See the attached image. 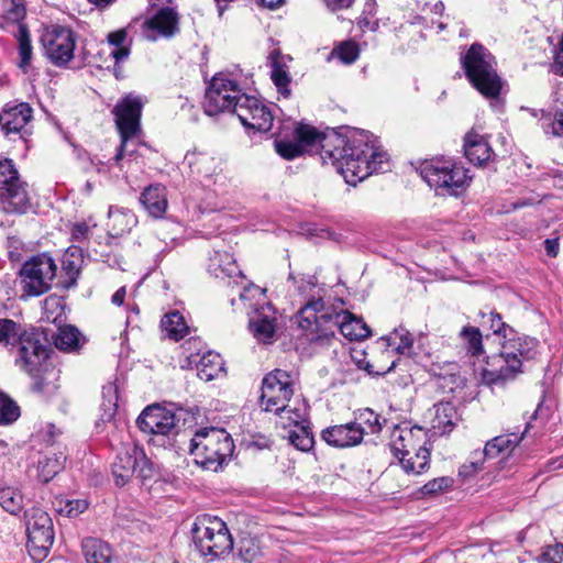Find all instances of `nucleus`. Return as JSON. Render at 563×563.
Returning <instances> with one entry per match:
<instances>
[{"instance_id": "1", "label": "nucleus", "mask_w": 563, "mask_h": 563, "mask_svg": "<svg viewBox=\"0 0 563 563\" xmlns=\"http://www.w3.org/2000/svg\"><path fill=\"white\" fill-rule=\"evenodd\" d=\"M276 152L285 159H294L305 153H318L323 164H331L350 185L385 170L387 154L365 133L351 140L331 131L321 133L308 124H298L292 140L277 139Z\"/></svg>"}, {"instance_id": "2", "label": "nucleus", "mask_w": 563, "mask_h": 563, "mask_svg": "<svg viewBox=\"0 0 563 563\" xmlns=\"http://www.w3.org/2000/svg\"><path fill=\"white\" fill-rule=\"evenodd\" d=\"M298 289L302 294L312 295L297 314L298 327L311 341L334 335L335 329L351 341L369 335V329L362 319L347 311L335 312L324 305L320 295L322 289L317 287L314 277L301 279Z\"/></svg>"}, {"instance_id": "3", "label": "nucleus", "mask_w": 563, "mask_h": 563, "mask_svg": "<svg viewBox=\"0 0 563 563\" xmlns=\"http://www.w3.org/2000/svg\"><path fill=\"white\" fill-rule=\"evenodd\" d=\"M234 451L231 435L219 428L199 429L190 441L189 453L197 465L206 471L218 472Z\"/></svg>"}, {"instance_id": "4", "label": "nucleus", "mask_w": 563, "mask_h": 563, "mask_svg": "<svg viewBox=\"0 0 563 563\" xmlns=\"http://www.w3.org/2000/svg\"><path fill=\"white\" fill-rule=\"evenodd\" d=\"M390 450L408 474H420L429 464L427 432L420 427L396 426L390 434Z\"/></svg>"}, {"instance_id": "5", "label": "nucleus", "mask_w": 563, "mask_h": 563, "mask_svg": "<svg viewBox=\"0 0 563 563\" xmlns=\"http://www.w3.org/2000/svg\"><path fill=\"white\" fill-rule=\"evenodd\" d=\"M465 75L485 98L497 99L503 81L496 70L495 57L481 44H473L462 57Z\"/></svg>"}, {"instance_id": "6", "label": "nucleus", "mask_w": 563, "mask_h": 563, "mask_svg": "<svg viewBox=\"0 0 563 563\" xmlns=\"http://www.w3.org/2000/svg\"><path fill=\"white\" fill-rule=\"evenodd\" d=\"M420 175L435 190L450 196H459L471 184L468 169L451 158H435L421 164Z\"/></svg>"}, {"instance_id": "7", "label": "nucleus", "mask_w": 563, "mask_h": 563, "mask_svg": "<svg viewBox=\"0 0 563 563\" xmlns=\"http://www.w3.org/2000/svg\"><path fill=\"white\" fill-rule=\"evenodd\" d=\"M191 532L199 553L210 556V560L224 558L233 549V540L227 523L218 517L208 515L197 517Z\"/></svg>"}, {"instance_id": "8", "label": "nucleus", "mask_w": 563, "mask_h": 563, "mask_svg": "<svg viewBox=\"0 0 563 563\" xmlns=\"http://www.w3.org/2000/svg\"><path fill=\"white\" fill-rule=\"evenodd\" d=\"M26 533L30 556L34 561H43L54 542L53 521L49 515L40 508L30 509L26 515Z\"/></svg>"}, {"instance_id": "9", "label": "nucleus", "mask_w": 563, "mask_h": 563, "mask_svg": "<svg viewBox=\"0 0 563 563\" xmlns=\"http://www.w3.org/2000/svg\"><path fill=\"white\" fill-rule=\"evenodd\" d=\"M56 275V264L47 254H40L25 262L20 271L24 296H40L51 289Z\"/></svg>"}, {"instance_id": "10", "label": "nucleus", "mask_w": 563, "mask_h": 563, "mask_svg": "<svg viewBox=\"0 0 563 563\" xmlns=\"http://www.w3.org/2000/svg\"><path fill=\"white\" fill-rule=\"evenodd\" d=\"M0 206L5 212L25 213L30 198L11 161L0 162Z\"/></svg>"}, {"instance_id": "11", "label": "nucleus", "mask_w": 563, "mask_h": 563, "mask_svg": "<svg viewBox=\"0 0 563 563\" xmlns=\"http://www.w3.org/2000/svg\"><path fill=\"white\" fill-rule=\"evenodd\" d=\"M40 42L44 55L55 66H65L74 58L76 34L68 26L57 24L45 26Z\"/></svg>"}, {"instance_id": "12", "label": "nucleus", "mask_w": 563, "mask_h": 563, "mask_svg": "<svg viewBox=\"0 0 563 563\" xmlns=\"http://www.w3.org/2000/svg\"><path fill=\"white\" fill-rule=\"evenodd\" d=\"M245 96L236 81L225 74H217L206 91L205 112L208 115H216L224 111L235 113V103Z\"/></svg>"}, {"instance_id": "13", "label": "nucleus", "mask_w": 563, "mask_h": 563, "mask_svg": "<svg viewBox=\"0 0 563 563\" xmlns=\"http://www.w3.org/2000/svg\"><path fill=\"white\" fill-rule=\"evenodd\" d=\"M112 473L115 484L124 486L134 476L143 481L151 478L154 475V466L142 448L130 444L117 455Z\"/></svg>"}, {"instance_id": "14", "label": "nucleus", "mask_w": 563, "mask_h": 563, "mask_svg": "<svg viewBox=\"0 0 563 563\" xmlns=\"http://www.w3.org/2000/svg\"><path fill=\"white\" fill-rule=\"evenodd\" d=\"M143 101L140 97L128 95L121 99L114 107L113 113L115 123L121 135V146L115 155L117 162L121 161L128 153V142L137 136L141 131L140 118L142 113Z\"/></svg>"}, {"instance_id": "15", "label": "nucleus", "mask_w": 563, "mask_h": 563, "mask_svg": "<svg viewBox=\"0 0 563 563\" xmlns=\"http://www.w3.org/2000/svg\"><path fill=\"white\" fill-rule=\"evenodd\" d=\"M295 379L285 371L275 369L262 382L261 406L265 411L278 412L294 395Z\"/></svg>"}, {"instance_id": "16", "label": "nucleus", "mask_w": 563, "mask_h": 563, "mask_svg": "<svg viewBox=\"0 0 563 563\" xmlns=\"http://www.w3.org/2000/svg\"><path fill=\"white\" fill-rule=\"evenodd\" d=\"M516 349L514 344H503L498 354L489 356L484 366L475 369L479 371L483 383L487 385L501 384L514 379L522 372L520 362L514 354Z\"/></svg>"}, {"instance_id": "17", "label": "nucleus", "mask_w": 563, "mask_h": 563, "mask_svg": "<svg viewBox=\"0 0 563 563\" xmlns=\"http://www.w3.org/2000/svg\"><path fill=\"white\" fill-rule=\"evenodd\" d=\"M16 346L15 365L29 375L35 376L48 357V350L43 344L41 334L35 329L29 328Z\"/></svg>"}, {"instance_id": "18", "label": "nucleus", "mask_w": 563, "mask_h": 563, "mask_svg": "<svg viewBox=\"0 0 563 563\" xmlns=\"http://www.w3.org/2000/svg\"><path fill=\"white\" fill-rule=\"evenodd\" d=\"M235 114L246 129L267 132L273 126L271 109L255 97L245 96L235 103Z\"/></svg>"}, {"instance_id": "19", "label": "nucleus", "mask_w": 563, "mask_h": 563, "mask_svg": "<svg viewBox=\"0 0 563 563\" xmlns=\"http://www.w3.org/2000/svg\"><path fill=\"white\" fill-rule=\"evenodd\" d=\"M179 32L178 14L170 8L158 10L142 23V35L147 41L172 37Z\"/></svg>"}, {"instance_id": "20", "label": "nucleus", "mask_w": 563, "mask_h": 563, "mask_svg": "<svg viewBox=\"0 0 563 563\" xmlns=\"http://www.w3.org/2000/svg\"><path fill=\"white\" fill-rule=\"evenodd\" d=\"M141 431L148 434H167L176 424L175 415L158 405L147 407L136 420Z\"/></svg>"}, {"instance_id": "21", "label": "nucleus", "mask_w": 563, "mask_h": 563, "mask_svg": "<svg viewBox=\"0 0 563 563\" xmlns=\"http://www.w3.org/2000/svg\"><path fill=\"white\" fill-rule=\"evenodd\" d=\"M364 435V430L356 422L333 426L322 432V439L330 445L345 448L358 444Z\"/></svg>"}, {"instance_id": "22", "label": "nucleus", "mask_w": 563, "mask_h": 563, "mask_svg": "<svg viewBox=\"0 0 563 563\" xmlns=\"http://www.w3.org/2000/svg\"><path fill=\"white\" fill-rule=\"evenodd\" d=\"M276 312L266 303L261 309H255V314L250 320V327L254 336L263 343H272L276 332Z\"/></svg>"}, {"instance_id": "23", "label": "nucleus", "mask_w": 563, "mask_h": 563, "mask_svg": "<svg viewBox=\"0 0 563 563\" xmlns=\"http://www.w3.org/2000/svg\"><path fill=\"white\" fill-rule=\"evenodd\" d=\"M32 119V109L21 102L14 106H7L0 113V126L7 134H19Z\"/></svg>"}, {"instance_id": "24", "label": "nucleus", "mask_w": 563, "mask_h": 563, "mask_svg": "<svg viewBox=\"0 0 563 563\" xmlns=\"http://www.w3.org/2000/svg\"><path fill=\"white\" fill-rule=\"evenodd\" d=\"M292 58L289 55H283L278 49H274L269 53L268 63L272 68L271 78L274 85L277 87L279 93L285 98L289 97L290 89V63Z\"/></svg>"}, {"instance_id": "25", "label": "nucleus", "mask_w": 563, "mask_h": 563, "mask_svg": "<svg viewBox=\"0 0 563 563\" xmlns=\"http://www.w3.org/2000/svg\"><path fill=\"white\" fill-rule=\"evenodd\" d=\"M185 163L192 174L209 178L220 170V159L208 152L191 151L185 155Z\"/></svg>"}, {"instance_id": "26", "label": "nucleus", "mask_w": 563, "mask_h": 563, "mask_svg": "<svg viewBox=\"0 0 563 563\" xmlns=\"http://www.w3.org/2000/svg\"><path fill=\"white\" fill-rule=\"evenodd\" d=\"M140 202L153 218H162L167 210L166 188L162 185H150L140 196Z\"/></svg>"}, {"instance_id": "27", "label": "nucleus", "mask_w": 563, "mask_h": 563, "mask_svg": "<svg viewBox=\"0 0 563 563\" xmlns=\"http://www.w3.org/2000/svg\"><path fill=\"white\" fill-rule=\"evenodd\" d=\"M278 416L277 424L284 429H295L308 424V406L303 399L296 398L292 405L275 412Z\"/></svg>"}, {"instance_id": "28", "label": "nucleus", "mask_w": 563, "mask_h": 563, "mask_svg": "<svg viewBox=\"0 0 563 563\" xmlns=\"http://www.w3.org/2000/svg\"><path fill=\"white\" fill-rule=\"evenodd\" d=\"M464 152L468 161L477 165L485 164L490 159L493 155L492 147L489 146L487 140L483 135L475 132H470L466 134Z\"/></svg>"}, {"instance_id": "29", "label": "nucleus", "mask_w": 563, "mask_h": 563, "mask_svg": "<svg viewBox=\"0 0 563 563\" xmlns=\"http://www.w3.org/2000/svg\"><path fill=\"white\" fill-rule=\"evenodd\" d=\"M108 218V228L112 236L129 233L137 223L136 216L125 208L110 207Z\"/></svg>"}, {"instance_id": "30", "label": "nucleus", "mask_w": 563, "mask_h": 563, "mask_svg": "<svg viewBox=\"0 0 563 563\" xmlns=\"http://www.w3.org/2000/svg\"><path fill=\"white\" fill-rule=\"evenodd\" d=\"M81 549L87 563H112L113 551L109 543L100 539L86 538Z\"/></svg>"}, {"instance_id": "31", "label": "nucleus", "mask_w": 563, "mask_h": 563, "mask_svg": "<svg viewBox=\"0 0 563 563\" xmlns=\"http://www.w3.org/2000/svg\"><path fill=\"white\" fill-rule=\"evenodd\" d=\"M522 437L523 434L518 435L516 433L495 437L486 443L483 454L486 459L505 457L519 444Z\"/></svg>"}, {"instance_id": "32", "label": "nucleus", "mask_w": 563, "mask_h": 563, "mask_svg": "<svg viewBox=\"0 0 563 563\" xmlns=\"http://www.w3.org/2000/svg\"><path fill=\"white\" fill-rule=\"evenodd\" d=\"M431 427L434 433H446L450 432L456 418V411L450 402H439L433 406L432 409Z\"/></svg>"}, {"instance_id": "33", "label": "nucleus", "mask_w": 563, "mask_h": 563, "mask_svg": "<svg viewBox=\"0 0 563 563\" xmlns=\"http://www.w3.org/2000/svg\"><path fill=\"white\" fill-rule=\"evenodd\" d=\"M382 341L385 343L386 353H396L400 355H408L411 352V347L413 344V338L411 333L399 327L395 329L387 336L382 338Z\"/></svg>"}, {"instance_id": "34", "label": "nucleus", "mask_w": 563, "mask_h": 563, "mask_svg": "<svg viewBox=\"0 0 563 563\" xmlns=\"http://www.w3.org/2000/svg\"><path fill=\"white\" fill-rule=\"evenodd\" d=\"M210 272L217 277V278H233V277H241L242 272L239 269L235 260L233 256L228 252H216L214 256L210 260Z\"/></svg>"}, {"instance_id": "35", "label": "nucleus", "mask_w": 563, "mask_h": 563, "mask_svg": "<svg viewBox=\"0 0 563 563\" xmlns=\"http://www.w3.org/2000/svg\"><path fill=\"white\" fill-rule=\"evenodd\" d=\"M223 371V361L220 354L205 353L197 363V375L201 380L209 382L218 377Z\"/></svg>"}, {"instance_id": "36", "label": "nucleus", "mask_w": 563, "mask_h": 563, "mask_svg": "<svg viewBox=\"0 0 563 563\" xmlns=\"http://www.w3.org/2000/svg\"><path fill=\"white\" fill-rule=\"evenodd\" d=\"M503 344H514L515 357L520 362V369H522L523 362L533 360L539 353V342L529 336H512L507 339Z\"/></svg>"}, {"instance_id": "37", "label": "nucleus", "mask_w": 563, "mask_h": 563, "mask_svg": "<svg viewBox=\"0 0 563 563\" xmlns=\"http://www.w3.org/2000/svg\"><path fill=\"white\" fill-rule=\"evenodd\" d=\"M27 329L11 319H0V345L7 349L15 347Z\"/></svg>"}, {"instance_id": "38", "label": "nucleus", "mask_w": 563, "mask_h": 563, "mask_svg": "<svg viewBox=\"0 0 563 563\" xmlns=\"http://www.w3.org/2000/svg\"><path fill=\"white\" fill-rule=\"evenodd\" d=\"M110 46V56H112L117 64L125 60L130 55V44H128V32L125 29H119L110 32L107 36Z\"/></svg>"}, {"instance_id": "39", "label": "nucleus", "mask_w": 563, "mask_h": 563, "mask_svg": "<svg viewBox=\"0 0 563 563\" xmlns=\"http://www.w3.org/2000/svg\"><path fill=\"white\" fill-rule=\"evenodd\" d=\"M161 325L166 335L175 341L183 339L188 332L185 319L178 311L165 314Z\"/></svg>"}, {"instance_id": "40", "label": "nucleus", "mask_w": 563, "mask_h": 563, "mask_svg": "<svg viewBox=\"0 0 563 563\" xmlns=\"http://www.w3.org/2000/svg\"><path fill=\"white\" fill-rule=\"evenodd\" d=\"M14 36L18 41V52H19V67L23 70L30 66L32 56H33V47L31 42V36L27 27L24 24H19V30L13 32Z\"/></svg>"}, {"instance_id": "41", "label": "nucleus", "mask_w": 563, "mask_h": 563, "mask_svg": "<svg viewBox=\"0 0 563 563\" xmlns=\"http://www.w3.org/2000/svg\"><path fill=\"white\" fill-rule=\"evenodd\" d=\"M0 506L11 515H18L23 509V495L16 487H3L0 489Z\"/></svg>"}, {"instance_id": "42", "label": "nucleus", "mask_w": 563, "mask_h": 563, "mask_svg": "<svg viewBox=\"0 0 563 563\" xmlns=\"http://www.w3.org/2000/svg\"><path fill=\"white\" fill-rule=\"evenodd\" d=\"M102 398H103V401L101 405L102 413L100 416V419L103 422H106V421H110L117 412L119 397H118V386L115 385V383H108L103 386Z\"/></svg>"}, {"instance_id": "43", "label": "nucleus", "mask_w": 563, "mask_h": 563, "mask_svg": "<svg viewBox=\"0 0 563 563\" xmlns=\"http://www.w3.org/2000/svg\"><path fill=\"white\" fill-rule=\"evenodd\" d=\"M80 333L73 325H65L59 328L55 338V345L58 350L73 352L79 347Z\"/></svg>"}, {"instance_id": "44", "label": "nucleus", "mask_w": 563, "mask_h": 563, "mask_svg": "<svg viewBox=\"0 0 563 563\" xmlns=\"http://www.w3.org/2000/svg\"><path fill=\"white\" fill-rule=\"evenodd\" d=\"M65 462V456L54 454L53 456H45L38 461L37 471L38 478L47 483L51 481L62 468Z\"/></svg>"}, {"instance_id": "45", "label": "nucleus", "mask_w": 563, "mask_h": 563, "mask_svg": "<svg viewBox=\"0 0 563 563\" xmlns=\"http://www.w3.org/2000/svg\"><path fill=\"white\" fill-rule=\"evenodd\" d=\"M21 416L18 404L5 393L0 390V426H10Z\"/></svg>"}, {"instance_id": "46", "label": "nucleus", "mask_w": 563, "mask_h": 563, "mask_svg": "<svg viewBox=\"0 0 563 563\" xmlns=\"http://www.w3.org/2000/svg\"><path fill=\"white\" fill-rule=\"evenodd\" d=\"M3 19L8 24H16V30H19V24H22L21 21L25 16V7L23 0H3Z\"/></svg>"}, {"instance_id": "47", "label": "nucleus", "mask_w": 563, "mask_h": 563, "mask_svg": "<svg viewBox=\"0 0 563 563\" xmlns=\"http://www.w3.org/2000/svg\"><path fill=\"white\" fill-rule=\"evenodd\" d=\"M288 438L291 444L300 451H309L314 442L308 424L290 429Z\"/></svg>"}, {"instance_id": "48", "label": "nucleus", "mask_w": 563, "mask_h": 563, "mask_svg": "<svg viewBox=\"0 0 563 563\" xmlns=\"http://www.w3.org/2000/svg\"><path fill=\"white\" fill-rule=\"evenodd\" d=\"M461 336L463 338L467 351L472 356L478 357L483 354V345H482V333L477 328L474 327H465L461 331Z\"/></svg>"}, {"instance_id": "49", "label": "nucleus", "mask_w": 563, "mask_h": 563, "mask_svg": "<svg viewBox=\"0 0 563 563\" xmlns=\"http://www.w3.org/2000/svg\"><path fill=\"white\" fill-rule=\"evenodd\" d=\"M377 12L376 0H365L362 14L358 19V25L362 29L375 31L378 27V21L373 20Z\"/></svg>"}, {"instance_id": "50", "label": "nucleus", "mask_w": 563, "mask_h": 563, "mask_svg": "<svg viewBox=\"0 0 563 563\" xmlns=\"http://www.w3.org/2000/svg\"><path fill=\"white\" fill-rule=\"evenodd\" d=\"M87 507L88 503L85 499H60L57 510L59 514L67 517H77L82 514Z\"/></svg>"}, {"instance_id": "51", "label": "nucleus", "mask_w": 563, "mask_h": 563, "mask_svg": "<svg viewBox=\"0 0 563 563\" xmlns=\"http://www.w3.org/2000/svg\"><path fill=\"white\" fill-rule=\"evenodd\" d=\"M360 51L356 43L352 41H346L341 43L333 51V55L338 56L340 60H342L344 64H352L354 63L358 57Z\"/></svg>"}, {"instance_id": "52", "label": "nucleus", "mask_w": 563, "mask_h": 563, "mask_svg": "<svg viewBox=\"0 0 563 563\" xmlns=\"http://www.w3.org/2000/svg\"><path fill=\"white\" fill-rule=\"evenodd\" d=\"M261 555V549L253 539H243L239 547V556L245 563H253Z\"/></svg>"}, {"instance_id": "53", "label": "nucleus", "mask_w": 563, "mask_h": 563, "mask_svg": "<svg viewBox=\"0 0 563 563\" xmlns=\"http://www.w3.org/2000/svg\"><path fill=\"white\" fill-rule=\"evenodd\" d=\"M543 131L553 136H563V112L548 115L542 123Z\"/></svg>"}, {"instance_id": "54", "label": "nucleus", "mask_w": 563, "mask_h": 563, "mask_svg": "<svg viewBox=\"0 0 563 563\" xmlns=\"http://www.w3.org/2000/svg\"><path fill=\"white\" fill-rule=\"evenodd\" d=\"M265 297V290L261 287L250 284L249 286H244L243 290L239 295V300L244 306H253V301L255 300L256 303Z\"/></svg>"}, {"instance_id": "55", "label": "nucleus", "mask_w": 563, "mask_h": 563, "mask_svg": "<svg viewBox=\"0 0 563 563\" xmlns=\"http://www.w3.org/2000/svg\"><path fill=\"white\" fill-rule=\"evenodd\" d=\"M453 485V478L449 476L438 477L430 482H428L422 487V494L423 495H435L439 493L444 492L445 489L452 487Z\"/></svg>"}, {"instance_id": "56", "label": "nucleus", "mask_w": 563, "mask_h": 563, "mask_svg": "<svg viewBox=\"0 0 563 563\" xmlns=\"http://www.w3.org/2000/svg\"><path fill=\"white\" fill-rule=\"evenodd\" d=\"M540 563H563V545H549L539 556Z\"/></svg>"}, {"instance_id": "57", "label": "nucleus", "mask_w": 563, "mask_h": 563, "mask_svg": "<svg viewBox=\"0 0 563 563\" xmlns=\"http://www.w3.org/2000/svg\"><path fill=\"white\" fill-rule=\"evenodd\" d=\"M362 417H366L365 422L368 424V428L372 433H376L380 430L378 416L375 415L372 410L366 409L365 412L362 413Z\"/></svg>"}, {"instance_id": "58", "label": "nucleus", "mask_w": 563, "mask_h": 563, "mask_svg": "<svg viewBox=\"0 0 563 563\" xmlns=\"http://www.w3.org/2000/svg\"><path fill=\"white\" fill-rule=\"evenodd\" d=\"M482 470V464L476 461H471L468 464H464L460 468V475L464 477H470Z\"/></svg>"}, {"instance_id": "59", "label": "nucleus", "mask_w": 563, "mask_h": 563, "mask_svg": "<svg viewBox=\"0 0 563 563\" xmlns=\"http://www.w3.org/2000/svg\"><path fill=\"white\" fill-rule=\"evenodd\" d=\"M327 7L332 11L350 8L355 0H323Z\"/></svg>"}, {"instance_id": "60", "label": "nucleus", "mask_w": 563, "mask_h": 563, "mask_svg": "<svg viewBox=\"0 0 563 563\" xmlns=\"http://www.w3.org/2000/svg\"><path fill=\"white\" fill-rule=\"evenodd\" d=\"M488 319L494 333L498 334L505 329V323L501 321V317L498 313L490 312Z\"/></svg>"}, {"instance_id": "61", "label": "nucleus", "mask_w": 563, "mask_h": 563, "mask_svg": "<svg viewBox=\"0 0 563 563\" xmlns=\"http://www.w3.org/2000/svg\"><path fill=\"white\" fill-rule=\"evenodd\" d=\"M89 232V227L86 223H77L73 229V238L80 241L86 239Z\"/></svg>"}, {"instance_id": "62", "label": "nucleus", "mask_w": 563, "mask_h": 563, "mask_svg": "<svg viewBox=\"0 0 563 563\" xmlns=\"http://www.w3.org/2000/svg\"><path fill=\"white\" fill-rule=\"evenodd\" d=\"M547 254L549 256H556L559 252V242L556 239H548L544 241Z\"/></svg>"}, {"instance_id": "63", "label": "nucleus", "mask_w": 563, "mask_h": 563, "mask_svg": "<svg viewBox=\"0 0 563 563\" xmlns=\"http://www.w3.org/2000/svg\"><path fill=\"white\" fill-rule=\"evenodd\" d=\"M126 291L125 287L119 288L112 296L111 301L113 305L121 306L124 302Z\"/></svg>"}, {"instance_id": "64", "label": "nucleus", "mask_w": 563, "mask_h": 563, "mask_svg": "<svg viewBox=\"0 0 563 563\" xmlns=\"http://www.w3.org/2000/svg\"><path fill=\"white\" fill-rule=\"evenodd\" d=\"M257 2L262 7L273 10L284 4L285 0H257Z\"/></svg>"}]
</instances>
